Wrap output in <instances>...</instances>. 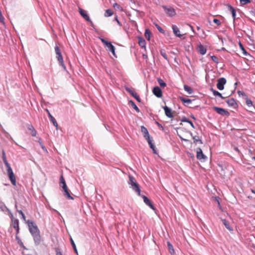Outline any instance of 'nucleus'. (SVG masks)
Returning <instances> with one entry per match:
<instances>
[{
	"mask_svg": "<svg viewBox=\"0 0 255 255\" xmlns=\"http://www.w3.org/2000/svg\"><path fill=\"white\" fill-rule=\"evenodd\" d=\"M26 223L28 226L29 231L33 237L35 245H39L41 241V237L37 226L32 220H28Z\"/></svg>",
	"mask_w": 255,
	"mask_h": 255,
	"instance_id": "nucleus-1",
	"label": "nucleus"
},
{
	"mask_svg": "<svg viewBox=\"0 0 255 255\" xmlns=\"http://www.w3.org/2000/svg\"><path fill=\"white\" fill-rule=\"evenodd\" d=\"M55 51L56 55V58L58 61L59 64L62 67L64 71H67L66 66L64 64L63 56L61 50L58 46L55 47Z\"/></svg>",
	"mask_w": 255,
	"mask_h": 255,
	"instance_id": "nucleus-2",
	"label": "nucleus"
},
{
	"mask_svg": "<svg viewBox=\"0 0 255 255\" xmlns=\"http://www.w3.org/2000/svg\"><path fill=\"white\" fill-rule=\"evenodd\" d=\"M162 7L164 10L165 13L170 17H173L176 14L175 9L172 6L168 7L166 5H162Z\"/></svg>",
	"mask_w": 255,
	"mask_h": 255,
	"instance_id": "nucleus-3",
	"label": "nucleus"
},
{
	"mask_svg": "<svg viewBox=\"0 0 255 255\" xmlns=\"http://www.w3.org/2000/svg\"><path fill=\"white\" fill-rule=\"evenodd\" d=\"M226 79L224 78H220L217 80V87L219 90H223L224 89V85L226 83Z\"/></svg>",
	"mask_w": 255,
	"mask_h": 255,
	"instance_id": "nucleus-4",
	"label": "nucleus"
},
{
	"mask_svg": "<svg viewBox=\"0 0 255 255\" xmlns=\"http://www.w3.org/2000/svg\"><path fill=\"white\" fill-rule=\"evenodd\" d=\"M12 225L13 228L16 230V234L19 233V221L17 219H14L13 215H11Z\"/></svg>",
	"mask_w": 255,
	"mask_h": 255,
	"instance_id": "nucleus-5",
	"label": "nucleus"
},
{
	"mask_svg": "<svg viewBox=\"0 0 255 255\" xmlns=\"http://www.w3.org/2000/svg\"><path fill=\"white\" fill-rule=\"evenodd\" d=\"M196 157L199 160H203L204 161L207 158V156L203 154L202 149L200 147L197 148Z\"/></svg>",
	"mask_w": 255,
	"mask_h": 255,
	"instance_id": "nucleus-6",
	"label": "nucleus"
},
{
	"mask_svg": "<svg viewBox=\"0 0 255 255\" xmlns=\"http://www.w3.org/2000/svg\"><path fill=\"white\" fill-rule=\"evenodd\" d=\"M214 110L218 114L222 116H229V113L228 111L225 110V109L217 107H214Z\"/></svg>",
	"mask_w": 255,
	"mask_h": 255,
	"instance_id": "nucleus-7",
	"label": "nucleus"
},
{
	"mask_svg": "<svg viewBox=\"0 0 255 255\" xmlns=\"http://www.w3.org/2000/svg\"><path fill=\"white\" fill-rule=\"evenodd\" d=\"M152 92L153 94L157 98H160L162 96V91L161 89L158 86H156L153 88Z\"/></svg>",
	"mask_w": 255,
	"mask_h": 255,
	"instance_id": "nucleus-8",
	"label": "nucleus"
},
{
	"mask_svg": "<svg viewBox=\"0 0 255 255\" xmlns=\"http://www.w3.org/2000/svg\"><path fill=\"white\" fill-rule=\"evenodd\" d=\"M226 103L229 107H232L234 109H236L238 107V104L234 98L228 99Z\"/></svg>",
	"mask_w": 255,
	"mask_h": 255,
	"instance_id": "nucleus-9",
	"label": "nucleus"
},
{
	"mask_svg": "<svg viewBox=\"0 0 255 255\" xmlns=\"http://www.w3.org/2000/svg\"><path fill=\"white\" fill-rule=\"evenodd\" d=\"M45 111L47 112V113L48 114V116L50 121L53 123L54 126L57 129L58 125V123H57L56 120L51 115V114H50L49 111L47 109H45Z\"/></svg>",
	"mask_w": 255,
	"mask_h": 255,
	"instance_id": "nucleus-10",
	"label": "nucleus"
},
{
	"mask_svg": "<svg viewBox=\"0 0 255 255\" xmlns=\"http://www.w3.org/2000/svg\"><path fill=\"white\" fill-rule=\"evenodd\" d=\"M142 197L143 202H144V203L146 205L148 206L150 208H151L153 210H155V209L154 207L153 206V205L151 203L149 199L145 195H142Z\"/></svg>",
	"mask_w": 255,
	"mask_h": 255,
	"instance_id": "nucleus-11",
	"label": "nucleus"
},
{
	"mask_svg": "<svg viewBox=\"0 0 255 255\" xmlns=\"http://www.w3.org/2000/svg\"><path fill=\"white\" fill-rule=\"evenodd\" d=\"M79 13L87 21H90V18L86 10L79 8Z\"/></svg>",
	"mask_w": 255,
	"mask_h": 255,
	"instance_id": "nucleus-12",
	"label": "nucleus"
},
{
	"mask_svg": "<svg viewBox=\"0 0 255 255\" xmlns=\"http://www.w3.org/2000/svg\"><path fill=\"white\" fill-rule=\"evenodd\" d=\"M126 90L127 92H128L132 97H133L138 102H140L141 100L138 95L135 93H134L132 90H131L129 88H126Z\"/></svg>",
	"mask_w": 255,
	"mask_h": 255,
	"instance_id": "nucleus-13",
	"label": "nucleus"
},
{
	"mask_svg": "<svg viewBox=\"0 0 255 255\" xmlns=\"http://www.w3.org/2000/svg\"><path fill=\"white\" fill-rule=\"evenodd\" d=\"M163 108L164 110L165 114L167 117L170 118L173 117L172 110L171 108L166 106L163 107Z\"/></svg>",
	"mask_w": 255,
	"mask_h": 255,
	"instance_id": "nucleus-14",
	"label": "nucleus"
},
{
	"mask_svg": "<svg viewBox=\"0 0 255 255\" xmlns=\"http://www.w3.org/2000/svg\"><path fill=\"white\" fill-rule=\"evenodd\" d=\"M197 51L201 55H204L206 54L207 49L201 43L198 45Z\"/></svg>",
	"mask_w": 255,
	"mask_h": 255,
	"instance_id": "nucleus-15",
	"label": "nucleus"
},
{
	"mask_svg": "<svg viewBox=\"0 0 255 255\" xmlns=\"http://www.w3.org/2000/svg\"><path fill=\"white\" fill-rule=\"evenodd\" d=\"M106 46L108 48L107 50L111 51L113 55L115 57H117V56L115 53V47L112 44L111 42H109V44L107 45H106Z\"/></svg>",
	"mask_w": 255,
	"mask_h": 255,
	"instance_id": "nucleus-16",
	"label": "nucleus"
},
{
	"mask_svg": "<svg viewBox=\"0 0 255 255\" xmlns=\"http://www.w3.org/2000/svg\"><path fill=\"white\" fill-rule=\"evenodd\" d=\"M172 28L174 35L177 37L181 38L182 35L180 34V30L178 27L176 25H172Z\"/></svg>",
	"mask_w": 255,
	"mask_h": 255,
	"instance_id": "nucleus-17",
	"label": "nucleus"
},
{
	"mask_svg": "<svg viewBox=\"0 0 255 255\" xmlns=\"http://www.w3.org/2000/svg\"><path fill=\"white\" fill-rule=\"evenodd\" d=\"M141 131L143 134L144 137L146 138H149L150 137L149 132L147 130V129L144 126H142L141 127Z\"/></svg>",
	"mask_w": 255,
	"mask_h": 255,
	"instance_id": "nucleus-18",
	"label": "nucleus"
},
{
	"mask_svg": "<svg viewBox=\"0 0 255 255\" xmlns=\"http://www.w3.org/2000/svg\"><path fill=\"white\" fill-rule=\"evenodd\" d=\"M150 148H151L153 150V152L155 154H157L156 150H155V146L153 143H152V140L150 138V137L149 138H146Z\"/></svg>",
	"mask_w": 255,
	"mask_h": 255,
	"instance_id": "nucleus-19",
	"label": "nucleus"
},
{
	"mask_svg": "<svg viewBox=\"0 0 255 255\" xmlns=\"http://www.w3.org/2000/svg\"><path fill=\"white\" fill-rule=\"evenodd\" d=\"M138 43L141 48H145L146 45L145 40L142 37H138Z\"/></svg>",
	"mask_w": 255,
	"mask_h": 255,
	"instance_id": "nucleus-20",
	"label": "nucleus"
},
{
	"mask_svg": "<svg viewBox=\"0 0 255 255\" xmlns=\"http://www.w3.org/2000/svg\"><path fill=\"white\" fill-rule=\"evenodd\" d=\"M137 183L136 182L135 179L132 176L130 175H128V184L130 185V187Z\"/></svg>",
	"mask_w": 255,
	"mask_h": 255,
	"instance_id": "nucleus-21",
	"label": "nucleus"
},
{
	"mask_svg": "<svg viewBox=\"0 0 255 255\" xmlns=\"http://www.w3.org/2000/svg\"><path fill=\"white\" fill-rule=\"evenodd\" d=\"M138 195H140V189L139 185L137 183L130 187Z\"/></svg>",
	"mask_w": 255,
	"mask_h": 255,
	"instance_id": "nucleus-22",
	"label": "nucleus"
},
{
	"mask_svg": "<svg viewBox=\"0 0 255 255\" xmlns=\"http://www.w3.org/2000/svg\"><path fill=\"white\" fill-rule=\"evenodd\" d=\"M27 128L31 131V134L32 136H35L36 135V131L34 129L33 126L31 124H27Z\"/></svg>",
	"mask_w": 255,
	"mask_h": 255,
	"instance_id": "nucleus-23",
	"label": "nucleus"
},
{
	"mask_svg": "<svg viewBox=\"0 0 255 255\" xmlns=\"http://www.w3.org/2000/svg\"><path fill=\"white\" fill-rule=\"evenodd\" d=\"M210 91L212 92L213 95L215 96H218V97H220L222 99H225V97L222 96L221 93H220L218 91L215 90L213 88H211L210 89Z\"/></svg>",
	"mask_w": 255,
	"mask_h": 255,
	"instance_id": "nucleus-24",
	"label": "nucleus"
},
{
	"mask_svg": "<svg viewBox=\"0 0 255 255\" xmlns=\"http://www.w3.org/2000/svg\"><path fill=\"white\" fill-rule=\"evenodd\" d=\"M228 7H229V9L230 10L232 15L234 21H235L236 19V11L235 9L231 5H228Z\"/></svg>",
	"mask_w": 255,
	"mask_h": 255,
	"instance_id": "nucleus-25",
	"label": "nucleus"
},
{
	"mask_svg": "<svg viewBox=\"0 0 255 255\" xmlns=\"http://www.w3.org/2000/svg\"><path fill=\"white\" fill-rule=\"evenodd\" d=\"M181 121L182 122L189 123L193 128H195L192 122L191 121H190L189 119L186 118V117H183L182 118V119L181 120Z\"/></svg>",
	"mask_w": 255,
	"mask_h": 255,
	"instance_id": "nucleus-26",
	"label": "nucleus"
},
{
	"mask_svg": "<svg viewBox=\"0 0 255 255\" xmlns=\"http://www.w3.org/2000/svg\"><path fill=\"white\" fill-rule=\"evenodd\" d=\"M167 247L168 251L170 254L171 255H174V250L173 249V247L169 242H167Z\"/></svg>",
	"mask_w": 255,
	"mask_h": 255,
	"instance_id": "nucleus-27",
	"label": "nucleus"
},
{
	"mask_svg": "<svg viewBox=\"0 0 255 255\" xmlns=\"http://www.w3.org/2000/svg\"><path fill=\"white\" fill-rule=\"evenodd\" d=\"M222 223L226 228L229 231H233V229L231 227L229 222L226 219L222 220Z\"/></svg>",
	"mask_w": 255,
	"mask_h": 255,
	"instance_id": "nucleus-28",
	"label": "nucleus"
},
{
	"mask_svg": "<svg viewBox=\"0 0 255 255\" xmlns=\"http://www.w3.org/2000/svg\"><path fill=\"white\" fill-rule=\"evenodd\" d=\"M9 180H10L12 184L14 186L16 185V179L14 174L8 175Z\"/></svg>",
	"mask_w": 255,
	"mask_h": 255,
	"instance_id": "nucleus-29",
	"label": "nucleus"
},
{
	"mask_svg": "<svg viewBox=\"0 0 255 255\" xmlns=\"http://www.w3.org/2000/svg\"><path fill=\"white\" fill-rule=\"evenodd\" d=\"M184 89L189 94H191L193 93V91L192 89L190 87H189V86H188L187 85H184Z\"/></svg>",
	"mask_w": 255,
	"mask_h": 255,
	"instance_id": "nucleus-30",
	"label": "nucleus"
},
{
	"mask_svg": "<svg viewBox=\"0 0 255 255\" xmlns=\"http://www.w3.org/2000/svg\"><path fill=\"white\" fill-rule=\"evenodd\" d=\"M180 99L183 103L187 104L191 103V102L192 101V100L191 99H186V98H184L182 97H180Z\"/></svg>",
	"mask_w": 255,
	"mask_h": 255,
	"instance_id": "nucleus-31",
	"label": "nucleus"
},
{
	"mask_svg": "<svg viewBox=\"0 0 255 255\" xmlns=\"http://www.w3.org/2000/svg\"><path fill=\"white\" fill-rule=\"evenodd\" d=\"M129 103L131 105V106L136 111V112H137V113L140 112V110H139V108L136 106V105L135 104V103L132 100H130L129 101Z\"/></svg>",
	"mask_w": 255,
	"mask_h": 255,
	"instance_id": "nucleus-32",
	"label": "nucleus"
},
{
	"mask_svg": "<svg viewBox=\"0 0 255 255\" xmlns=\"http://www.w3.org/2000/svg\"><path fill=\"white\" fill-rule=\"evenodd\" d=\"M64 192V195L66 197V198L68 199L73 200L74 198L70 194V191L68 189L65 190Z\"/></svg>",
	"mask_w": 255,
	"mask_h": 255,
	"instance_id": "nucleus-33",
	"label": "nucleus"
},
{
	"mask_svg": "<svg viewBox=\"0 0 255 255\" xmlns=\"http://www.w3.org/2000/svg\"><path fill=\"white\" fill-rule=\"evenodd\" d=\"M2 158L4 165H7L9 164L8 161H7L5 153L4 150H2Z\"/></svg>",
	"mask_w": 255,
	"mask_h": 255,
	"instance_id": "nucleus-34",
	"label": "nucleus"
},
{
	"mask_svg": "<svg viewBox=\"0 0 255 255\" xmlns=\"http://www.w3.org/2000/svg\"><path fill=\"white\" fill-rule=\"evenodd\" d=\"M5 165L7 168V172L8 175L14 174L9 164Z\"/></svg>",
	"mask_w": 255,
	"mask_h": 255,
	"instance_id": "nucleus-35",
	"label": "nucleus"
},
{
	"mask_svg": "<svg viewBox=\"0 0 255 255\" xmlns=\"http://www.w3.org/2000/svg\"><path fill=\"white\" fill-rule=\"evenodd\" d=\"M157 81L160 87L164 88L166 86V84L162 79L158 78Z\"/></svg>",
	"mask_w": 255,
	"mask_h": 255,
	"instance_id": "nucleus-36",
	"label": "nucleus"
},
{
	"mask_svg": "<svg viewBox=\"0 0 255 255\" xmlns=\"http://www.w3.org/2000/svg\"><path fill=\"white\" fill-rule=\"evenodd\" d=\"M150 34H151V32L148 29H145V33H144V36L148 40H149V39H150Z\"/></svg>",
	"mask_w": 255,
	"mask_h": 255,
	"instance_id": "nucleus-37",
	"label": "nucleus"
},
{
	"mask_svg": "<svg viewBox=\"0 0 255 255\" xmlns=\"http://www.w3.org/2000/svg\"><path fill=\"white\" fill-rule=\"evenodd\" d=\"M113 11L112 10L110 9H108L106 10V12L105 13V16L106 17H109L113 15Z\"/></svg>",
	"mask_w": 255,
	"mask_h": 255,
	"instance_id": "nucleus-38",
	"label": "nucleus"
},
{
	"mask_svg": "<svg viewBox=\"0 0 255 255\" xmlns=\"http://www.w3.org/2000/svg\"><path fill=\"white\" fill-rule=\"evenodd\" d=\"M193 139L194 140V142L196 143L197 142H199L200 143L202 144V141L200 139L199 137L198 136H194L193 137Z\"/></svg>",
	"mask_w": 255,
	"mask_h": 255,
	"instance_id": "nucleus-39",
	"label": "nucleus"
},
{
	"mask_svg": "<svg viewBox=\"0 0 255 255\" xmlns=\"http://www.w3.org/2000/svg\"><path fill=\"white\" fill-rule=\"evenodd\" d=\"M70 242H71V245L72 246V247L74 250V252L77 254H78V251L77 250V248H76V245H75V244L74 242V241L73 240V239L71 238H70Z\"/></svg>",
	"mask_w": 255,
	"mask_h": 255,
	"instance_id": "nucleus-40",
	"label": "nucleus"
},
{
	"mask_svg": "<svg viewBox=\"0 0 255 255\" xmlns=\"http://www.w3.org/2000/svg\"><path fill=\"white\" fill-rule=\"evenodd\" d=\"M18 234H16V236H15V239H16V240L17 241V243L21 247L24 248V245L23 244V243L22 242V241H21V240L20 239V238H19V237L17 235Z\"/></svg>",
	"mask_w": 255,
	"mask_h": 255,
	"instance_id": "nucleus-41",
	"label": "nucleus"
},
{
	"mask_svg": "<svg viewBox=\"0 0 255 255\" xmlns=\"http://www.w3.org/2000/svg\"><path fill=\"white\" fill-rule=\"evenodd\" d=\"M160 55L166 60L168 59L167 56L165 52L163 50H161L160 51Z\"/></svg>",
	"mask_w": 255,
	"mask_h": 255,
	"instance_id": "nucleus-42",
	"label": "nucleus"
},
{
	"mask_svg": "<svg viewBox=\"0 0 255 255\" xmlns=\"http://www.w3.org/2000/svg\"><path fill=\"white\" fill-rule=\"evenodd\" d=\"M154 25L160 32H161L162 33H164L163 29L158 24L155 23Z\"/></svg>",
	"mask_w": 255,
	"mask_h": 255,
	"instance_id": "nucleus-43",
	"label": "nucleus"
},
{
	"mask_svg": "<svg viewBox=\"0 0 255 255\" xmlns=\"http://www.w3.org/2000/svg\"><path fill=\"white\" fill-rule=\"evenodd\" d=\"M39 144L41 146V147L42 148V149L45 151V152H47V150L46 148V147L44 146V145H43V144L42 143V142L41 141V140L40 139H39Z\"/></svg>",
	"mask_w": 255,
	"mask_h": 255,
	"instance_id": "nucleus-44",
	"label": "nucleus"
},
{
	"mask_svg": "<svg viewBox=\"0 0 255 255\" xmlns=\"http://www.w3.org/2000/svg\"><path fill=\"white\" fill-rule=\"evenodd\" d=\"M246 104L249 107H250L253 106V102L251 100L247 99L246 100Z\"/></svg>",
	"mask_w": 255,
	"mask_h": 255,
	"instance_id": "nucleus-45",
	"label": "nucleus"
},
{
	"mask_svg": "<svg viewBox=\"0 0 255 255\" xmlns=\"http://www.w3.org/2000/svg\"><path fill=\"white\" fill-rule=\"evenodd\" d=\"M17 212L19 213V214L21 215L22 219L24 220H26V217L24 215V214L23 213V212L21 210H17Z\"/></svg>",
	"mask_w": 255,
	"mask_h": 255,
	"instance_id": "nucleus-46",
	"label": "nucleus"
},
{
	"mask_svg": "<svg viewBox=\"0 0 255 255\" xmlns=\"http://www.w3.org/2000/svg\"><path fill=\"white\" fill-rule=\"evenodd\" d=\"M60 184H61L62 185H64V184H66V182L65 180V179L63 175H61L60 178Z\"/></svg>",
	"mask_w": 255,
	"mask_h": 255,
	"instance_id": "nucleus-47",
	"label": "nucleus"
},
{
	"mask_svg": "<svg viewBox=\"0 0 255 255\" xmlns=\"http://www.w3.org/2000/svg\"><path fill=\"white\" fill-rule=\"evenodd\" d=\"M251 2V0H240V3L242 5L246 4Z\"/></svg>",
	"mask_w": 255,
	"mask_h": 255,
	"instance_id": "nucleus-48",
	"label": "nucleus"
},
{
	"mask_svg": "<svg viewBox=\"0 0 255 255\" xmlns=\"http://www.w3.org/2000/svg\"><path fill=\"white\" fill-rule=\"evenodd\" d=\"M99 38L101 40V41H102V42L105 45V46L109 44V42L107 41L104 38H101V37H100Z\"/></svg>",
	"mask_w": 255,
	"mask_h": 255,
	"instance_id": "nucleus-49",
	"label": "nucleus"
},
{
	"mask_svg": "<svg viewBox=\"0 0 255 255\" xmlns=\"http://www.w3.org/2000/svg\"><path fill=\"white\" fill-rule=\"evenodd\" d=\"M240 46L241 48L242 49V50H243V53L245 55H247L248 52L246 51L245 49L244 48L243 45L240 42Z\"/></svg>",
	"mask_w": 255,
	"mask_h": 255,
	"instance_id": "nucleus-50",
	"label": "nucleus"
},
{
	"mask_svg": "<svg viewBox=\"0 0 255 255\" xmlns=\"http://www.w3.org/2000/svg\"><path fill=\"white\" fill-rule=\"evenodd\" d=\"M211 58L212 60L214 62H215V63H218V58H217L216 56H214V55L212 56Z\"/></svg>",
	"mask_w": 255,
	"mask_h": 255,
	"instance_id": "nucleus-51",
	"label": "nucleus"
},
{
	"mask_svg": "<svg viewBox=\"0 0 255 255\" xmlns=\"http://www.w3.org/2000/svg\"><path fill=\"white\" fill-rule=\"evenodd\" d=\"M213 22L216 23L217 25H220L221 24V22L220 20L217 18H214L213 19Z\"/></svg>",
	"mask_w": 255,
	"mask_h": 255,
	"instance_id": "nucleus-52",
	"label": "nucleus"
},
{
	"mask_svg": "<svg viewBox=\"0 0 255 255\" xmlns=\"http://www.w3.org/2000/svg\"><path fill=\"white\" fill-rule=\"evenodd\" d=\"M238 94L240 96H246L245 93L242 91H238Z\"/></svg>",
	"mask_w": 255,
	"mask_h": 255,
	"instance_id": "nucleus-53",
	"label": "nucleus"
},
{
	"mask_svg": "<svg viewBox=\"0 0 255 255\" xmlns=\"http://www.w3.org/2000/svg\"><path fill=\"white\" fill-rule=\"evenodd\" d=\"M114 20H116L117 22V23L119 25V26H122V23L121 22L118 20V16H116L115 18H114Z\"/></svg>",
	"mask_w": 255,
	"mask_h": 255,
	"instance_id": "nucleus-54",
	"label": "nucleus"
},
{
	"mask_svg": "<svg viewBox=\"0 0 255 255\" xmlns=\"http://www.w3.org/2000/svg\"><path fill=\"white\" fill-rule=\"evenodd\" d=\"M113 6L115 8L120 9L121 6L120 5L118 4L117 3H115L113 5Z\"/></svg>",
	"mask_w": 255,
	"mask_h": 255,
	"instance_id": "nucleus-55",
	"label": "nucleus"
},
{
	"mask_svg": "<svg viewBox=\"0 0 255 255\" xmlns=\"http://www.w3.org/2000/svg\"><path fill=\"white\" fill-rule=\"evenodd\" d=\"M156 124H157V125L158 126V127L160 128L162 130H163V127L160 124H159L158 122H156Z\"/></svg>",
	"mask_w": 255,
	"mask_h": 255,
	"instance_id": "nucleus-56",
	"label": "nucleus"
},
{
	"mask_svg": "<svg viewBox=\"0 0 255 255\" xmlns=\"http://www.w3.org/2000/svg\"><path fill=\"white\" fill-rule=\"evenodd\" d=\"M56 255H62V253L60 251H58V250H57Z\"/></svg>",
	"mask_w": 255,
	"mask_h": 255,
	"instance_id": "nucleus-57",
	"label": "nucleus"
},
{
	"mask_svg": "<svg viewBox=\"0 0 255 255\" xmlns=\"http://www.w3.org/2000/svg\"><path fill=\"white\" fill-rule=\"evenodd\" d=\"M88 22H90V25L91 26L94 27V23L92 21V20L90 19V21H88Z\"/></svg>",
	"mask_w": 255,
	"mask_h": 255,
	"instance_id": "nucleus-58",
	"label": "nucleus"
},
{
	"mask_svg": "<svg viewBox=\"0 0 255 255\" xmlns=\"http://www.w3.org/2000/svg\"><path fill=\"white\" fill-rule=\"evenodd\" d=\"M62 188H63L64 191L68 189L67 186L66 187H65Z\"/></svg>",
	"mask_w": 255,
	"mask_h": 255,
	"instance_id": "nucleus-59",
	"label": "nucleus"
},
{
	"mask_svg": "<svg viewBox=\"0 0 255 255\" xmlns=\"http://www.w3.org/2000/svg\"><path fill=\"white\" fill-rule=\"evenodd\" d=\"M190 28H191V29L192 31L193 32H194V30L193 27L192 26H191V25H190Z\"/></svg>",
	"mask_w": 255,
	"mask_h": 255,
	"instance_id": "nucleus-60",
	"label": "nucleus"
},
{
	"mask_svg": "<svg viewBox=\"0 0 255 255\" xmlns=\"http://www.w3.org/2000/svg\"><path fill=\"white\" fill-rule=\"evenodd\" d=\"M67 185H66V184H64V185H62V188H63V187H66Z\"/></svg>",
	"mask_w": 255,
	"mask_h": 255,
	"instance_id": "nucleus-61",
	"label": "nucleus"
},
{
	"mask_svg": "<svg viewBox=\"0 0 255 255\" xmlns=\"http://www.w3.org/2000/svg\"><path fill=\"white\" fill-rule=\"evenodd\" d=\"M143 57L144 58H146L147 57V55H146L143 54Z\"/></svg>",
	"mask_w": 255,
	"mask_h": 255,
	"instance_id": "nucleus-62",
	"label": "nucleus"
},
{
	"mask_svg": "<svg viewBox=\"0 0 255 255\" xmlns=\"http://www.w3.org/2000/svg\"><path fill=\"white\" fill-rule=\"evenodd\" d=\"M191 117H192V119H193L195 120V117H194V116H193V115H192V116H191Z\"/></svg>",
	"mask_w": 255,
	"mask_h": 255,
	"instance_id": "nucleus-63",
	"label": "nucleus"
},
{
	"mask_svg": "<svg viewBox=\"0 0 255 255\" xmlns=\"http://www.w3.org/2000/svg\"><path fill=\"white\" fill-rule=\"evenodd\" d=\"M252 159H253V160H255V156L253 157H252Z\"/></svg>",
	"mask_w": 255,
	"mask_h": 255,
	"instance_id": "nucleus-64",
	"label": "nucleus"
}]
</instances>
